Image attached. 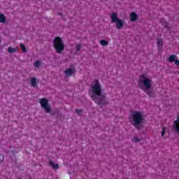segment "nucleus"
Listing matches in <instances>:
<instances>
[{
    "instance_id": "f3484780",
    "label": "nucleus",
    "mask_w": 179,
    "mask_h": 179,
    "mask_svg": "<svg viewBox=\"0 0 179 179\" xmlns=\"http://www.w3.org/2000/svg\"><path fill=\"white\" fill-rule=\"evenodd\" d=\"M99 43L101 44V45H102L103 47H106L108 44V41H106V40H101L99 41Z\"/></svg>"
},
{
    "instance_id": "423d86ee",
    "label": "nucleus",
    "mask_w": 179,
    "mask_h": 179,
    "mask_svg": "<svg viewBox=\"0 0 179 179\" xmlns=\"http://www.w3.org/2000/svg\"><path fill=\"white\" fill-rule=\"evenodd\" d=\"M39 103L45 111V113H51V106L48 105V99L43 98L39 99Z\"/></svg>"
},
{
    "instance_id": "f8f14e48",
    "label": "nucleus",
    "mask_w": 179,
    "mask_h": 179,
    "mask_svg": "<svg viewBox=\"0 0 179 179\" xmlns=\"http://www.w3.org/2000/svg\"><path fill=\"white\" fill-rule=\"evenodd\" d=\"M176 59H177V55H171L169 57L168 61L169 62H171V64H173V62H176Z\"/></svg>"
},
{
    "instance_id": "4be33fe9",
    "label": "nucleus",
    "mask_w": 179,
    "mask_h": 179,
    "mask_svg": "<svg viewBox=\"0 0 179 179\" xmlns=\"http://www.w3.org/2000/svg\"><path fill=\"white\" fill-rule=\"evenodd\" d=\"M81 49H82V45L81 44H77L76 45V51H80Z\"/></svg>"
},
{
    "instance_id": "dca6fc26",
    "label": "nucleus",
    "mask_w": 179,
    "mask_h": 179,
    "mask_svg": "<svg viewBox=\"0 0 179 179\" xmlns=\"http://www.w3.org/2000/svg\"><path fill=\"white\" fill-rule=\"evenodd\" d=\"M6 22V17L5 15L0 14V23H5Z\"/></svg>"
},
{
    "instance_id": "4468645a",
    "label": "nucleus",
    "mask_w": 179,
    "mask_h": 179,
    "mask_svg": "<svg viewBox=\"0 0 179 179\" xmlns=\"http://www.w3.org/2000/svg\"><path fill=\"white\" fill-rule=\"evenodd\" d=\"M17 51H18L17 48L9 47L8 48V52H9L10 54H13V52H17Z\"/></svg>"
},
{
    "instance_id": "7ed1b4c3",
    "label": "nucleus",
    "mask_w": 179,
    "mask_h": 179,
    "mask_svg": "<svg viewBox=\"0 0 179 179\" xmlns=\"http://www.w3.org/2000/svg\"><path fill=\"white\" fill-rule=\"evenodd\" d=\"M129 120V122H131L133 127L136 129H141V128L146 124L145 115H143V113L141 111H133L131 113Z\"/></svg>"
},
{
    "instance_id": "9d476101",
    "label": "nucleus",
    "mask_w": 179,
    "mask_h": 179,
    "mask_svg": "<svg viewBox=\"0 0 179 179\" xmlns=\"http://www.w3.org/2000/svg\"><path fill=\"white\" fill-rule=\"evenodd\" d=\"M37 83H38V80L35 77L31 78V86L33 87H36L37 86Z\"/></svg>"
},
{
    "instance_id": "9b49d317",
    "label": "nucleus",
    "mask_w": 179,
    "mask_h": 179,
    "mask_svg": "<svg viewBox=\"0 0 179 179\" xmlns=\"http://www.w3.org/2000/svg\"><path fill=\"white\" fill-rule=\"evenodd\" d=\"M138 19V15L136 14V13H130V20L131 22H136V20H137Z\"/></svg>"
},
{
    "instance_id": "f257e3e1",
    "label": "nucleus",
    "mask_w": 179,
    "mask_h": 179,
    "mask_svg": "<svg viewBox=\"0 0 179 179\" xmlns=\"http://www.w3.org/2000/svg\"><path fill=\"white\" fill-rule=\"evenodd\" d=\"M89 94L90 97H91L92 100H93L96 104H99V106H106V104H108L106 94L103 93V87L99 79H94L92 81L89 90Z\"/></svg>"
},
{
    "instance_id": "b1692460",
    "label": "nucleus",
    "mask_w": 179,
    "mask_h": 179,
    "mask_svg": "<svg viewBox=\"0 0 179 179\" xmlns=\"http://www.w3.org/2000/svg\"><path fill=\"white\" fill-rule=\"evenodd\" d=\"M174 64H175V65H176V66H179V59H176Z\"/></svg>"
},
{
    "instance_id": "1a4fd4ad",
    "label": "nucleus",
    "mask_w": 179,
    "mask_h": 179,
    "mask_svg": "<svg viewBox=\"0 0 179 179\" xmlns=\"http://www.w3.org/2000/svg\"><path fill=\"white\" fill-rule=\"evenodd\" d=\"M157 45L159 51H161V50H163V38H158L157 39Z\"/></svg>"
},
{
    "instance_id": "aec40b11",
    "label": "nucleus",
    "mask_w": 179,
    "mask_h": 179,
    "mask_svg": "<svg viewBox=\"0 0 179 179\" xmlns=\"http://www.w3.org/2000/svg\"><path fill=\"white\" fill-rule=\"evenodd\" d=\"M20 47L22 51V52H27V50L26 49V46H24L23 44H20Z\"/></svg>"
},
{
    "instance_id": "f03ea898",
    "label": "nucleus",
    "mask_w": 179,
    "mask_h": 179,
    "mask_svg": "<svg viewBox=\"0 0 179 179\" xmlns=\"http://www.w3.org/2000/svg\"><path fill=\"white\" fill-rule=\"evenodd\" d=\"M138 86L141 90L149 94V90H150L152 86H153L152 76L149 75L148 73L140 75L138 80Z\"/></svg>"
},
{
    "instance_id": "39448f33",
    "label": "nucleus",
    "mask_w": 179,
    "mask_h": 179,
    "mask_svg": "<svg viewBox=\"0 0 179 179\" xmlns=\"http://www.w3.org/2000/svg\"><path fill=\"white\" fill-rule=\"evenodd\" d=\"M110 19L112 23H115L116 29H117L118 30H120V29H122V27H124L125 21L118 18V15L117 14V13H112V14L110 15Z\"/></svg>"
},
{
    "instance_id": "393cba45",
    "label": "nucleus",
    "mask_w": 179,
    "mask_h": 179,
    "mask_svg": "<svg viewBox=\"0 0 179 179\" xmlns=\"http://www.w3.org/2000/svg\"><path fill=\"white\" fill-rule=\"evenodd\" d=\"M0 44H1V40H0Z\"/></svg>"
},
{
    "instance_id": "2eb2a0df",
    "label": "nucleus",
    "mask_w": 179,
    "mask_h": 179,
    "mask_svg": "<svg viewBox=\"0 0 179 179\" xmlns=\"http://www.w3.org/2000/svg\"><path fill=\"white\" fill-rule=\"evenodd\" d=\"M160 23L162 24V26H164V27H166V29L169 28V23L166 22L164 19H161Z\"/></svg>"
},
{
    "instance_id": "0eeeda50",
    "label": "nucleus",
    "mask_w": 179,
    "mask_h": 179,
    "mask_svg": "<svg viewBox=\"0 0 179 179\" xmlns=\"http://www.w3.org/2000/svg\"><path fill=\"white\" fill-rule=\"evenodd\" d=\"M76 73V70L74 67L67 69L64 71L65 78H71V76H73V75H75Z\"/></svg>"
},
{
    "instance_id": "412c9836",
    "label": "nucleus",
    "mask_w": 179,
    "mask_h": 179,
    "mask_svg": "<svg viewBox=\"0 0 179 179\" xmlns=\"http://www.w3.org/2000/svg\"><path fill=\"white\" fill-rule=\"evenodd\" d=\"M164 135H166V127H163L161 132L162 138H164Z\"/></svg>"
},
{
    "instance_id": "6ab92c4d",
    "label": "nucleus",
    "mask_w": 179,
    "mask_h": 179,
    "mask_svg": "<svg viewBox=\"0 0 179 179\" xmlns=\"http://www.w3.org/2000/svg\"><path fill=\"white\" fill-rule=\"evenodd\" d=\"M40 65H41V62L40 61H36L35 63H34V66L35 68H39Z\"/></svg>"
},
{
    "instance_id": "6e6552de",
    "label": "nucleus",
    "mask_w": 179,
    "mask_h": 179,
    "mask_svg": "<svg viewBox=\"0 0 179 179\" xmlns=\"http://www.w3.org/2000/svg\"><path fill=\"white\" fill-rule=\"evenodd\" d=\"M173 128L177 134H179V113L177 115L176 120L173 123Z\"/></svg>"
},
{
    "instance_id": "ddd939ff",
    "label": "nucleus",
    "mask_w": 179,
    "mask_h": 179,
    "mask_svg": "<svg viewBox=\"0 0 179 179\" xmlns=\"http://www.w3.org/2000/svg\"><path fill=\"white\" fill-rule=\"evenodd\" d=\"M49 166H50V167L55 169V170H57L59 168V166L58 165V164H57L52 161L49 162Z\"/></svg>"
},
{
    "instance_id": "20e7f679",
    "label": "nucleus",
    "mask_w": 179,
    "mask_h": 179,
    "mask_svg": "<svg viewBox=\"0 0 179 179\" xmlns=\"http://www.w3.org/2000/svg\"><path fill=\"white\" fill-rule=\"evenodd\" d=\"M53 47L57 54H61V52L65 50V45L61 37L57 36L55 38L53 41Z\"/></svg>"
},
{
    "instance_id": "a211bd4d",
    "label": "nucleus",
    "mask_w": 179,
    "mask_h": 179,
    "mask_svg": "<svg viewBox=\"0 0 179 179\" xmlns=\"http://www.w3.org/2000/svg\"><path fill=\"white\" fill-rule=\"evenodd\" d=\"M131 142H134V143H138V142H141V139H139L138 137L135 136L131 139Z\"/></svg>"
},
{
    "instance_id": "5701e85b",
    "label": "nucleus",
    "mask_w": 179,
    "mask_h": 179,
    "mask_svg": "<svg viewBox=\"0 0 179 179\" xmlns=\"http://www.w3.org/2000/svg\"><path fill=\"white\" fill-rule=\"evenodd\" d=\"M76 112L77 113V114L80 115L82 114V113H83V110H82V109H77Z\"/></svg>"
}]
</instances>
